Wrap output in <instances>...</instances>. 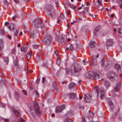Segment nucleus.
<instances>
[{
	"instance_id": "11",
	"label": "nucleus",
	"mask_w": 122,
	"mask_h": 122,
	"mask_svg": "<svg viewBox=\"0 0 122 122\" xmlns=\"http://www.w3.org/2000/svg\"><path fill=\"white\" fill-rule=\"evenodd\" d=\"M94 78H98L101 74L100 71H93Z\"/></svg>"
},
{
	"instance_id": "48",
	"label": "nucleus",
	"mask_w": 122,
	"mask_h": 122,
	"mask_svg": "<svg viewBox=\"0 0 122 122\" xmlns=\"http://www.w3.org/2000/svg\"><path fill=\"white\" fill-rule=\"evenodd\" d=\"M17 16L16 15H15L12 18V20H14L15 18L17 17Z\"/></svg>"
},
{
	"instance_id": "19",
	"label": "nucleus",
	"mask_w": 122,
	"mask_h": 122,
	"mask_svg": "<svg viewBox=\"0 0 122 122\" xmlns=\"http://www.w3.org/2000/svg\"><path fill=\"white\" fill-rule=\"evenodd\" d=\"M10 0H4V3L5 7H7L10 4Z\"/></svg>"
},
{
	"instance_id": "51",
	"label": "nucleus",
	"mask_w": 122,
	"mask_h": 122,
	"mask_svg": "<svg viewBox=\"0 0 122 122\" xmlns=\"http://www.w3.org/2000/svg\"><path fill=\"white\" fill-rule=\"evenodd\" d=\"M45 78L44 77H43L42 78V82H43V83L44 82H45Z\"/></svg>"
},
{
	"instance_id": "53",
	"label": "nucleus",
	"mask_w": 122,
	"mask_h": 122,
	"mask_svg": "<svg viewBox=\"0 0 122 122\" xmlns=\"http://www.w3.org/2000/svg\"><path fill=\"white\" fill-rule=\"evenodd\" d=\"M17 81L20 84V85H22V83H21V82L20 80H18Z\"/></svg>"
},
{
	"instance_id": "25",
	"label": "nucleus",
	"mask_w": 122,
	"mask_h": 122,
	"mask_svg": "<svg viewBox=\"0 0 122 122\" xmlns=\"http://www.w3.org/2000/svg\"><path fill=\"white\" fill-rule=\"evenodd\" d=\"M105 86L108 88L110 86V84L109 82L108 81H104Z\"/></svg>"
},
{
	"instance_id": "27",
	"label": "nucleus",
	"mask_w": 122,
	"mask_h": 122,
	"mask_svg": "<svg viewBox=\"0 0 122 122\" xmlns=\"http://www.w3.org/2000/svg\"><path fill=\"white\" fill-rule=\"evenodd\" d=\"M18 63L17 60H16L14 64V66L15 68H16L18 66Z\"/></svg>"
},
{
	"instance_id": "41",
	"label": "nucleus",
	"mask_w": 122,
	"mask_h": 122,
	"mask_svg": "<svg viewBox=\"0 0 122 122\" xmlns=\"http://www.w3.org/2000/svg\"><path fill=\"white\" fill-rule=\"evenodd\" d=\"M39 47V45H34L33 46V47L35 49H37Z\"/></svg>"
},
{
	"instance_id": "42",
	"label": "nucleus",
	"mask_w": 122,
	"mask_h": 122,
	"mask_svg": "<svg viewBox=\"0 0 122 122\" xmlns=\"http://www.w3.org/2000/svg\"><path fill=\"white\" fill-rule=\"evenodd\" d=\"M54 54L57 56V57H58L59 56V55L58 54V51H56L54 52Z\"/></svg>"
},
{
	"instance_id": "31",
	"label": "nucleus",
	"mask_w": 122,
	"mask_h": 122,
	"mask_svg": "<svg viewBox=\"0 0 122 122\" xmlns=\"http://www.w3.org/2000/svg\"><path fill=\"white\" fill-rule=\"evenodd\" d=\"M71 121V120L70 118H67L64 120V122H70Z\"/></svg>"
},
{
	"instance_id": "43",
	"label": "nucleus",
	"mask_w": 122,
	"mask_h": 122,
	"mask_svg": "<svg viewBox=\"0 0 122 122\" xmlns=\"http://www.w3.org/2000/svg\"><path fill=\"white\" fill-rule=\"evenodd\" d=\"M19 31L18 30H16V32L15 33L14 35L15 36H17L18 35V33L19 32Z\"/></svg>"
},
{
	"instance_id": "52",
	"label": "nucleus",
	"mask_w": 122,
	"mask_h": 122,
	"mask_svg": "<svg viewBox=\"0 0 122 122\" xmlns=\"http://www.w3.org/2000/svg\"><path fill=\"white\" fill-rule=\"evenodd\" d=\"M121 30H122V29H120V28H119L118 29V33L119 34H121V32L120 31Z\"/></svg>"
},
{
	"instance_id": "8",
	"label": "nucleus",
	"mask_w": 122,
	"mask_h": 122,
	"mask_svg": "<svg viewBox=\"0 0 122 122\" xmlns=\"http://www.w3.org/2000/svg\"><path fill=\"white\" fill-rule=\"evenodd\" d=\"M52 38L50 36H48L46 38L44 39L43 41H46V43L47 44H49L52 41Z\"/></svg>"
},
{
	"instance_id": "17",
	"label": "nucleus",
	"mask_w": 122,
	"mask_h": 122,
	"mask_svg": "<svg viewBox=\"0 0 122 122\" xmlns=\"http://www.w3.org/2000/svg\"><path fill=\"white\" fill-rule=\"evenodd\" d=\"M58 40L59 42L62 43L64 42V39L62 36H60L58 37Z\"/></svg>"
},
{
	"instance_id": "50",
	"label": "nucleus",
	"mask_w": 122,
	"mask_h": 122,
	"mask_svg": "<svg viewBox=\"0 0 122 122\" xmlns=\"http://www.w3.org/2000/svg\"><path fill=\"white\" fill-rule=\"evenodd\" d=\"M77 20H73V21L71 23V25H72L75 23H76L77 22Z\"/></svg>"
},
{
	"instance_id": "33",
	"label": "nucleus",
	"mask_w": 122,
	"mask_h": 122,
	"mask_svg": "<svg viewBox=\"0 0 122 122\" xmlns=\"http://www.w3.org/2000/svg\"><path fill=\"white\" fill-rule=\"evenodd\" d=\"M36 59L37 61H42V58L41 56L37 57L36 58Z\"/></svg>"
},
{
	"instance_id": "26",
	"label": "nucleus",
	"mask_w": 122,
	"mask_h": 122,
	"mask_svg": "<svg viewBox=\"0 0 122 122\" xmlns=\"http://www.w3.org/2000/svg\"><path fill=\"white\" fill-rule=\"evenodd\" d=\"M21 85H26L27 86V80H25L24 81H23L21 83Z\"/></svg>"
},
{
	"instance_id": "1",
	"label": "nucleus",
	"mask_w": 122,
	"mask_h": 122,
	"mask_svg": "<svg viewBox=\"0 0 122 122\" xmlns=\"http://www.w3.org/2000/svg\"><path fill=\"white\" fill-rule=\"evenodd\" d=\"M28 107L30 108V112L32 115L33 117L36 114L40 115L41 113L40 109L39 106L36 102L34 103V106L32 107H30L31 105L30 104L28 105Z\"/></svg>"
},
{
	"instance_id": "62",
	"label": "nucleus",
	"mask_w": 122,
	"mask_h": 122,
	"mask_svg": "<svg viewBox=\"0 0 122 122\" xmlns=\"http://www.w3.org/2000/svg\"><path fill=\"white\" fill-rule=\"evenodd\" d=\"M48 95V93H47L45 95V97L46 98L47 96Z\"/></svg>"
},
{
	"instance_id": "63",
	"label": "nucleus",
	"mask_w": 122,
	"mask_h": 122,
	"mask_svg": "<svg viewBox=\"0 0 122 122\" xmlns=\"http://www.w3.org/2000/svg\"><path fill=\"white\" fill-rule=\"evenodd\" d=\"M7 37L8 38H9L10 39H11V37L9 35H7Z\"/></svg>"
},
{
	"instance_id": "56",
	"label": "nucleus",
	"mask_w": 122,
	"mask_h": 122,
	"mask_svg": "<svg viewBox=\"0 0 122 122\" xmlns=\"http://www.w3.org/2000/svg\"><path fill=\"white\" fill-rule=\"evenodd\" d=\"M98 3L100 4V5H99V6H98V7H99V6H100L101 5H102L101 4V2H100V1H98Z\"/></svg>"
},
{
	"instance_id": "16",
	"label": "nucleus",
	"mask_w": 122,
	"mask_h": 122,
	"mask_svg": "<svg viewBox=\"0 0 122 122\" xmlns=\"http://www.w3.org/2000/svg\"><path fill=\"white\" fill-rule=\"evenodd\" d=\"M107 101L110 105L111 109H112L113 108V106L112 101L109 99H108L107 100Z\"/></svg>"
},
{
	"instance_id": "49",
	"label": "nucleus",
	"mask_w": 122,
	"mask_h": 122,
	"mask_svg": "<svg viewBox=\"0 0 122 122\" xmlns=\"http://www.w3.org/2000/svg\"><path fill=\"white\" fill-rule=\"evenodd\" d=\"M20 119L21 122H25V120H24L22 118H20Z\"/></svg>"
},
{
	"instance_id": "32",
	"label": "nucleus",
	"mask_w": 122,
	"mask_h": 122,
	"mask_svg": "<svg viewBox=\"0 0 122 122\" xmlns=\"http://www.w3.org/2000/svg\"><path fill=\"white\" fill-rule=\"evenodd\" d=\"M4 61H5L6 64H7L8 62V58L7 57H5L4 58Z\"/></svg>"
},
{
	"instance_id": "47",
	"label": "nucleus",
	"mask_w": 122,
	"mask_h": 122,
	"mask_svg": "<svg viewBox=\"0 0 122 122\" xmlns=\"http://www.w3.org/2000/svg\"><path fill=\"white\" fill-rule=\"evenodd\" d=\"M16 52V51L15 50L13 49L11 51V54H14Z\"/></svg>"
},
{
	"instance_id": "3",
	"label": "nucleus",
	"mask_w": 122,
	"mask_h": 122,
	"mask_svg": "<svg viewBox=\"0 0 122 122\" xmlns=\"http://www.w3.org/2000/svg\"><path fill=\"white\" fill-rule=\"evenodd\" d=\"M33 23L35 26L37 28L39 27L42 28L44 26L41 20L39 19H36L35 20L33 21Z\"/></svg>"
},
{
	"instance_id": "38",
	"label": "nucleus",
	"mask_w": 122,
	"mask_h": 122,
	"mask_svg": "<svg viewBox=\"0 0 122 122\" xmlns=\"http://www.w3.org/2000/svg\"><path fill=\"white\" fill-rule=\"evenodd\" d=\"M70 6L71 7V8L74 9L76 7V6L74 5H70Z\"/></svg>"
},
{
	"instance_id": "14",
	"label": "nucleus",
	"mask_w": 122,
	"mask_h": 122,
	"mask_svg": "<svg viewBox=\"0 0 122 122\" xmlns=\"http://www.w3.org/2000/svg\"><path fill=\"white\" fill-rule=\"evenodd\" d=\"M115 67L118 72H120L121 71V66L118 64L117 63L116 64Z\"/></svg>"
},
{
	"instance_id": "10",
	"label": "nucleus",
	"mask_w": 122,
	"mask_h": 122,
	"mask_svg": "<svg viewBox=\"0 0 122 122\" xmlns=\"http://www.w3.org/2000/svg\"><path fill=\"white\" fill-rule=\"evenodd\" d=\"M85 97L84 98L85 101L87 102H89L91 100V96L89 94H85Z\"/></svg>"
},
{
	"instance_id": "20",
	"label": "nucleus",
	"mask_w": 122,
	"mask_h": 122,
	"mask_svg": "<svg viewBox=\"0 0 122 122\" xmlns=\"http://www.w3.org/2000/svg\"><path fill=\"white\" fill-rule=\"evenodd\" d=\"M12 110L14 111L15 114L16 115H18L20 114V111L19 110H17L13 108V107H12Z\"/></svg>"
},
{
	"instance_id": "55",
	"label": "nucleus",
	"mask_w": 122,
	"mask_h": 122,
	"mask_svg": "<svg viewBox=\"0 0 122 122\" xmlns=\"http://www.w3.org/2000/svg\"><path fill=\"white\" fill-rule=\"evenodd\" d=\"M5 121L6 122H9V120L8 119H4Z\"/></svg>"
},
{
	"instance_id": "30",
	"label": "nucleus",
	"mask_w": 122,
	"mask_h": 122,
	"mask_svg": "<svg viewBox=\"0 0 122 122\" xmlns=\"http://www.w3.org/2000/svg\"><path fill=\"white\" fill-rule=\"evenodd\" d=\"M70 50L71 51H72L74 50V46L72 44H71L70 45Z\"/></svg>"
},
{
	"instance_id": "44",
	"label": "nucleus",
	"mask_w": 122,
	"mask_h": 122,
	"mask_svg": "<svg viewBox=\"0 0 122 122\" xmlns=\"http://www.w3.org/2000/svg\"><path fill=\"white\" fill-rule=\"evenodd\" d=\"M91 16L94 18H95L96 17V16L94 13L91 14Z\"/></svg>"
},
{
	"instance_id": "64",
	"label": "nucleus",
	"mask_w": 122,
	"mask_h": 122,
	"mask_svg": "<svg viewBox=\"0 0 122 122\" xmlns=\"http://www.w3.org/2000/svg\"><path fill=\"white\" fill-rule=\"evenodd\" d=\"M81 83V80H80L78 81V83L79 85H80Z\"/></svg>"
},
{
	"instance_id": "4",
	"label": "nucleus",
	"mask_w": 122,
	"mask_h": 122,
	"mask_svg": "<svg viewBox=\"0 0 122 122\" xmlns=\"http://www.w3.org/2000/svg\"><path fill=\"white\" fill-rule=\"evenodd\" d=\"M81 68L80 66L78 65H75L74 67L73 70L72 71L73 73H79L81 70Z\"/></svg>"
},
{
	"instance_id": "58",
	"label": "nucleus",
	"mask_w": 122,
	"mask_h": 122,
	"mask_svg": "<svg viewBox=\"0 0 122 122\" xmlns=\"http://www.w3.org/2000/svg\"><path fill=\"white\" fill-rule=\"evenodd\" d=\"M79 99H80L81 100L82 99V96H81L79 95Z\"/></svg>"
},
{
	"instance_id": "39",
	"label": "nucleus",
	"mask_w": 122,
	"mask_h": 122,
	"mask_svg": "<svg viewBox=\"0 0 122 122\" xmlns=\"http://www.w3.org/2000/svg\"><path fill=\"white\" fill-rule=\"evenodd\" d=\"M33 94L36 96V97H38V94L37 91H35L33 92Z\"/></svg>"
},
{
	"instance_id": "2",
	"label": "nucleus",
	"mask_w": 122,
	"mask_h": 122,
	"mask_svg": "<svg viewBox=\"0 0 122 122\" xmlns=\"http://www.w3.org/2000/svg\"><path fill=\"white\" fill-rule=\"evenodd\" d=\"M94 88L97 92V96H98V94H100V97L102 99L104 97L105 91L103 88H101L99 89L98 86H94Z\"/></svg>"
},
{
	"instance_id": "35",
	"label": "nucleus",
	"mask_w": 122,
	"mask_h": 122,
	"mask_svg": "<svg viewBox=\"0 0 122 122\" xmlns=\"http://www.w3.org/2000/svg\"><path fill=\"white\" fill-rule=\"evenodd\" d=\"M89 115L90 117H93L94 116V115L93 113H92L90 111V110L89 111Z\"/></svg>"
},
{
	"instance_id": "12",
	"label": "nucleus",
	"mask_w": 122,
	"mask_h": 122,
	"mask_svg": "<svg viewBox=\"0 0 122 122\" xmlns=\"http://www.w3.org/2000/svg\"><path fill=\"white\" fill-rule=\"evenodd\" d=\"M97 45V43L94 41H91L89 44V46L91 49L94 48L95 47V45Z\"/></svg>"
},
{
	"instance_id": "34",
	"label": "nucleus",
	"mask_w": 122,
	"mask_h": 122,
	"mask_svg": "<svg viewBox=\"0 0 122 122\" xmlns=\"http://www.w3.org/2000/svg\"><path fill=\"white\" fill-rule=\"evenodd\" d=\"M26 56L27 57V59L28 60H29L31 56L30 54L29 53H27V54L26 55Z\"/></svg>"
},
{
	"instance_id": "15",
	"label": "nucleus",
	"mask_w": 122,
	"mask_h": 122,
	"mask_svg": "<svg viewBox=\"0 0 122 122\" xmlns=\"http://www.w3.org/2000/svg\"><path fill=\"white\" fill-rule=\"evenodd\" d=\"M115 75L112 72L109 73L108 75V76L109 78L111 79L113 78Z\"/></svg>"
},
{
	"instance_id": "59",
	"label": "nucleus",
	"mask_w": 122,
	"mask_h": 122,
	"mask_svg": "<svg viewBox=\"0 0 122 122\" xmlns=\"http://www.w3.org/2000/svg\"><path fill=\"white\" fill-rule=\"evenodd\" d=\"M67 26L68 29H69L70 28V26L69 24L68 23L67 25Z\"/></svg>"
},
{
	"instance_id": "45",
	"label": "nucleus",
	"mask_w": 122,
	"mask_h": 122,
	"mask_svg": "<svg viewBox=\"0 0 122 122\" xmlns=\"http://www.w3.org/2000/svg\"><path fill=\"white\" fill-rule=\"evenodd\" d=\"M22 94H24L25 95H27V93L26 91H25L23 90L22 91Z\"/></svg>"
},
{
	"instance_id": "13",
	"label": "nucleus",
	"mask_w": 122,
	"mask_h": 122,
	"mask_svg": "<svg viewBox=\"0 0 122 122\" xmlns=\"http://www.w3.org/2000/svg\"><path fill=\"white\" fill-rule=\"evenodd\" d=\"M113 44V40L111 39H109L107 40V46H111Z\"/></svg>"
},
{
	"instance_id": "18",
	"label": "nucleus",
	"mask_w": 122,
	"mask_h": 122,
	"mask_svg": "<svg viewBox=\"0 0 122 122\" xmlns=\"http://www.w3.org/2000/svg\"><path fill=\"white\" fill-rule=\"evenodd\" d=\"M20 49L24 53H25L27 51V48L24 46H22Z\"/></svg>"
},
{
	"instance_id": "5",
	"label": "nucleus",
	"mask_w": 122,
	"mask_h": 122,
	"mask_svg": "<svg viewBox=\"0 0 122 122\" xmlns=\"http://www.w3.org/2000/svg\"><path fill=\"white\" fill-rule=\"evenodd\" d=\"M48 14L52 18L55 16V14L54 10L52 9L51 7L48 8Z\"/></svg>"
},
{
	"instance_id": "22",
	"label": "nucleus",
	"mask_w": 122,
	"mask_h": 122,
	"mask_svg": "<svg viewBox=\"0 0 122 122\" xmlns=\"http://www.w3.org/2000/svg\"><path fill=\"white\" fill-rule=\"evenodd\" d=\"M100 28V26H98L96 27L95 28L94 31V34L96 35V33L99 30Z\"/></svg>"
},
{
	"instance_id": "46",
	"label": "nucleus",
	"mask_w": 122,
	"mask_h": 122,
	"mask_svg": "<svg viewBox=\"0 0 122 122\" xmlns=\"http://www.w3.org/2000/svg\"><path fill=\"white\" fill-rule=\"evenodd\" d=\"M15 97H16V98H18V97H19V94L18 93L15 92Z\"/></svg>"
},
{
	"instance_id": "24",
	"label": "nucleus",
	"mask_w": 122,
	"mask_h": 122,
	"mask_svg": "<svg viewBox=\"0 0 122 122\" xmlns=\"http://www.w3.org/2000/svg\"><path fill=\"white\" fill-rule=\"evenodd\" d=\"M53 87L54 88V89L56 90H57L58 89V87L57 86L56 83L55 81H53Z\"/></svg>"
},
{
	"instance_id": "54",
	"label": "nucleus",
	"mask_w": 122,
	"mask_h": 122,
	"mask_svg": "<svg viewBox=\"0 0 122 122\" xmlns=\"http://www.w3.org/2000/svg\"><path fill=\"white\" fill-rule=\"evenodd\" d=\"M1 33L3 34H4V31L3 30H1Z\"/></svg>"
},
{
	"instance_id": "61",
	"label": "nucleus",
	"mask_w": 122,
	"mask_h": 122,
	"mask_svg": "<svg viewBox=\"0 0 122 122\" xmlns=\"http://www.w3.org/2000/svg\"><path fill=\"white\" fill-rule=\"evenodd\" d=\"M39 80V79H37L36 80V82L37 84L38 83Z\"/></svg>"
},
{
	"instance_id": "29",
	"label": "nucleus",
	"mask_w": 122,
	"mask_h": 122,
	"mask_svg": "<svg viewBox=\"0 0 122 122\" xmlns=\"http://www.w3.org/2000/svg\"><path fill=\"white\" fill-rule=\"evenodd\" d=\"M83 64L84 65H86L87 64L88 65H89V63L88 62V61L87 60L86 61L85 60H84L83 61Z\"/></svg>"
},
{
	"instance_id": "21",
	"label": "nucleus",
	"mask_w": 122,
	"mask_h": 122,
	"mask_svg": "<svg viewBox=\"0 0 122 122\" xmlns=\"http://www.w3.org/2000/svg\"><path fill=\"white\" fill-rule=\"evenodd\" d=\"M76 86L75 84L73 83H71L69 85L68 87L69 89H71L75 87Z\"/></svg>"
},
{
	"instance_id": "9",
	"label": "nucleus",
	"mask_w": 122,
	"mask_h": 122,
	"mask_svg": "<svg viewBox=\"0 0 122 122\" xmlns=\"http://www.w3.org/2000/svg\"><path fill=\"white\" fill-rule=\"evenodd\" d=\"M121 86V83L120 82H118L115 85L114 90L116 92H118L120 90Z\"/></svg>"
},
{
	"instance_id": "6",
	"label": "nucleus",
	"mask_w": 122,
	"mask_h": 122,
	"mask_svg": "<svg viewBox=\"0 0 122 122\" xmlns=\"http://www.w3.org/2000/svg\"><path fill=\"white\" fill-rule=\"evenodd\" d=\"M65 108L64 105L57 107L56 108V112L57 113L61 112V111Z\"/></svg>"
},
{
	"instance_id": "40",
	"label": "nucleus",
	"mask_w": 122,
	"mask_h": 122,
	"mask_svg": "<svg viewBox=\"0 0 122 122\" xmlns=\"http://www.w3.org/2000/svg\"><path fill=\"white\" fill-rule=\"evenodd\" d=\"M57 63L58 64H59L60 63V59L59 58V57H57Z\"/></svg>"
},
{
	"instance_id": "57",
	"label": "nucleus",
	"mask_w": 122,
	"mask_h": 122,
	"mask_svg": "<svg viewBox=\"0 0 122 122\" xmlns=\"http://www.w3.org/2000/svg\"><path fill=\"white\" fill-rule=\"evenodd\" d=\"M15 2L16 3H19V1L18 0H14Z\"/></svg>"
},
{
	"instance_id": "60",
	"label": "nucleus",
	"mask_w": 122,
	"mask_h": 122,
	"mask_svg": "<svg viewBox=\"0 0 122 122\" xmlns=\"http://www.w3.org/2000/svg\"><path fill=\"white\" fill-rule=\"evenodd\" d=\"M83 122H84L85 121V119L84 117H83L82 119Z\"/></svg>"
},
{
	"instance_id": "23",
	"label": "nucleus",
	"mask_w": 122,
	"mask_h": 122,
	"mask_svg": "<svg viewBox=\"0 0 122 122\" xmlns=\"http://www.w3.org/2000/svg\"><path fill=\"white\" fill-rule=\"evenodd\" d=\"M13 26V25L12 24H10L8 26V27L9 29L11 31H13L14 30Z\"/></svg>"
},
{
	"instance_id": "37",
	"label": "nucleus",
	"mask_w": 122,
	"mask_h": 122,
	"mask_svg": "<svg viewBox=\"0 0 122 122\" xmlns=\"http://www.w3.org/2000/svg\"><path fill=\"white\" fill-rule=\"evenodd\" d=\"M105 59V58H103L102 59V60L101 61V64H102V66H103L104 64V60Z\"/></svg>"
},
{
	"instance_id": "7",
	"label": "nucleus",
	"mask_w": 122,
	"mask_h": 122,
	"mask_svg": "<svg viewBox=\"0 0 122 122\" xmlns=\"http://www.w3.org/2000/svg\"><path fill=\"white\" fill-rule=\"evenodd\" d=\"M86 76L89 78L93 79L94 78L93 72L89 71L86 74Z\"/></svg>"
},
{
	"instance_id": "36",
	"label": "nucleus",
	"mask_w": 122,
	"mask_h": 122,
	"mask_svg": "<svg viewBox=\"0 0 122 122\" xmlns=\"http://www.w3.org/2000/svg\"><path fill=\"white\" fill-rule=\"evenodd\" d=\"M3 42L2 40L0 39V47H2L3 45Z\"/></svg>"
},
{
	"instance_id": "28",
	"label": "nucleus",
	"mask_w": 122,
	"mask_h": 122,
	"mask_svg": "<svg viewBox=\"0 0 122 122\" xmlns=\"http://www.w3.org/2000/svg\"><path fill=\"white\" fill-rule=\"evenodd\" d=\"M69 95L70 97L72 98H73L75 97L76 95L74 94L71 93Z\"/></svg>"
}]
</instances>
